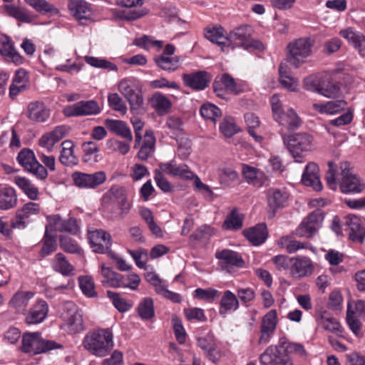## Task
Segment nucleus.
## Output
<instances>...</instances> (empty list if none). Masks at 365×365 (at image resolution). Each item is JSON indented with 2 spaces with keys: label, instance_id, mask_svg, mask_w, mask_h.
I'll return each instance as SVG.
<instances>
[{
  "label": "nucleus",
  "instance_id": "29",
  "mask_svg": "<svg viewBox=\"0 0 365 365\" xmlns=\"http://www.w3.org/2000/svg\"><path fill=\"white\" fill-rule=\"evenodd\" d=\"M205 37L212 43L220 46L222 51L229 52L227 49L225 41L227 36H225V30L222 26H209L205 29Z\"/></svg>",
  "mask_w": 365,
  "mask_h": 365
},
{
  "label": "nucleus",
  "instance_id": "45",
  "mask_svg": "<svg viewBox=\"0 0 365 365\" xmlns=\"http://www.w3.org/2000/svg\"><path fill=\"white\" fill-rule=\"evenodd\" d=\"M25 2L35 9L36 11L42 14H51L57 15L59 10L53 5L46 0H24Z\"/></svg>",
  "mask_w": 365,
  "mask_h": 365
},
{
  "label": "nucleus",
  "instance_id": "25",
  "mask_svg": "<svg viewBox=\"0 0 365 365\" xmlns=\"http://www.w3.org/2000/svg\"><path fill=\"white\" fill-rule=\"evenodd\" d=\"M277 323V314L274 309L270 310L263 317L261 325V336L259 342L267 344L269 336L274 331Z\"/></svg>",
  "mask_w": 365,
  "mask_h": 365
},
{
  "label": "nucleus",
  "instance_id": "11",
  "mask_svg": "<svg viewBox=\"0 0 365 365\" xmlns=\"http://www.w3.org/2000/svg\"><path fill=\"white\" fill-rule=\"evenodd\" d=\"M100 112L101 108L98 103L92 100L81 101L63 109L65 115L68 117L97 115Z\"/></svg>",
  "mask_w": 365,
  "mask_h": 365
},
{
  "label": "nucleus",
  "instance_id": "19",
  "mask_svg": "<svg viewBox=\"0 0 365 365\" xmlns=\"http://www.w3.org/2000/svg\"><path fill=\"white\" fill-rule=\"evenodd\" d=\"M159 167L163 173L182 180H191L193 178L194 173L185 164L178 165L175 161L171 160L168 163H160Z\"/></svg>",
  "mask_w": 365,
  "mask_h": 365
},
{
  "label": "nucleus",
  "instance_id": "12",
  "mask_svg": "<svg viewBox=\"0 0 365 365\" xmlns=\"http://www.w3.org/2000/svg\"><path fill=\"white\" fill-rule=\"evenodd\" d=\"M72 178L78 187L92 189L103 184L106 180V175L103 171L91 174L76 172L73 173Z\"/></svg>",
  "mask_w": 365,
  "mask_h": 365
},
{
  "label": "nucleus",
  "instance_id": "63",
  "mask_svg": "<svg viewBox=\"0 0 365 365\" xmlns=\"http://www.w3.org/2000/svg\"><path fill=\"white\" fill-rule=\"evenodd\" d=\"M60 247L66 252L79 253L81 250L78 243L66 236H61L59 238Z\"/></svg>",
  "mask_w": 365,
  "mask_h": 365
},
{
  "label": "nucleus",
  "instance_id": "28",
  "mask_svg": "<svg viewBox=\"0 0 365 365\" xmlns=\"http://www.w3.org/2000/svg\"><path fill=\"white\" fill-rule=\"evenodd\" d=\"M339 34L358 50L361 56H365V36L352 28L341 30Z\"/></svg>",
  "mask_w": 365,
  "mask_h": 365
},
{
  "label": "nucleus",
  "instance_id": "9",
  "mask_svg": "<svg viewBox=\"0 0 365 365\" xmlns=\"http://www.w3.org/2000/svg\"><path fill=\"white\" fill-rule=\"evenodd\" d=\"M19 163L38 180L48 177L47 169L36 160L34 153L28 148L21 150L17 156Z\"/></svg>",
  "mask_w": 365,
  "mask_h": 365
},
{
  "label": "nucleus",
  "instance_id": "41",
  "mask_svg": "<svg viewBox=\"0 0 365 365\" xmlns=\"http://www.w3.org/2000/svg\"><path fill=\"white\" fill-rule=\"evenodd\" d=\"M15 183L30 200H36L38 199V189L30 180L25 177L17 176L15 178Z\"/></svg>",
  "mask_w": 365,
  "mask_h": 365
},
{
  "label": "nucleus",
  "instance_id": "40",
  "mask_svg": "<svg viewBox=\"0 0 365 365\" xmlns=\"http://www.w3.org/2000/svg\"><path fill=\"white\" fill-rule=\"evenodd\" d=\"M4 11L11 17L18 21L30 23L34 17L25 8L14 4H7L4 6Z\"/></svg>",
  "mask_w": 365,
  "mask_h": 365
},
{
  "label": "nucleus",
  "instance_id": "43",
  "mask_svg": "<svg viewBox=\"0 0 365 365\" xmlns=\"http://www.w3.org/2000/svg\"><path fill=\"white\" fill-rule=\"evenodd\" d=\"M101 274L106 279L105 281L102 282L103 284H107L113 288L122 287V274L113 272L104 264L101 266Z\"/></svg>",
  "mask_w": 365,
  "mask_h": 365
},
{
  "label": "nucleus",
  "instance_id": "14",
  "mask_svg": "<svg viewBox=\"0 0 365 365\" xmlns=\"http://www.w3.org/2000/svg\"><path fill=\"white\" fill-rule=\"evenodd\" d=\"M39 212V204L32 202L26 203L16 212V216L11 220V226L13 228L24 229L28 225L29 218L38 215Z\"/></svg>",
  "mask_w": 365,
  "mask_h": 365
},
{
  "label": "nucleus",
  "instance_id": "37",
  "mask_svg": "<svg viewBox=\"0 0 365 365\" xmlns=\"http://www.w3.org/2000/svg\"><path fill=\"white\" fill-rule=\"evenodd\" d=\"M347 103L344 100L329 101L326 103H314L313 108L321 113L336 114L344 110Z\"/></svg>",
  "mask_w": 365,
  "mask_h": 365
},
{
  "label": "nucleus",
  "instance_id": "53",
  "mask_svg": "<svg viewBox=\"0 0 365 365\" xmlns=\"http://www.w3.org/2000/svg\"><path fill=\"white\" fill-rule=\"evenodd\" d=\"M79 287L87 297L92 298L97 297V292L95 290V285L91 277L81 276L78 277Z\"/></svg>",
  "mask_w": 365,
  "mask_h": 365
},
{
  "label": "nucleus",
  "instance_id": "7",
  "mask_svg": "<svg viewBox=\"0 0 365 365\" xmlns=\"http://www.w3.org/2000/svg\"><path fill=\"white\" fill-rule=\"evenodd\" d=\"M339 188L343 193H360L365 189L364 181L354 174L347 162L341 164Z\"/></svg>",
  "mask_w": 365,
  "mask_h": 365
},
{
  "label": "nucleus",
  "instance_id": "31",
  "mask_svg": "<svg viewBox=\"0 0 365 365\" xmlns=\"http://www.w3.org/2000/svg\"><path fill=\"white\" fill-rule=\"evenodd\" d=\"M246 238L254 245L263 243L267 237V229L265 224H259L243 231Z\"/></svg>",
  "mask_w": 365,
  "mask_h": 365
},
{
  "label": "nucleus",
  "instance_id": "5",
  "mask_svg": "<svg viewBox=\"0 0 365 365\" xmlns=\"http://www.w3.org/2000/svg\"><path fill=\"white\" fill-rule=\"evenodd\" d=\"M284 144L286 145L296 162H303L304 153L312 148L313 138L305 133H294L288 136L282 135Z\"/></svg>",
  "mask_w": 365,
  "mask_h": 365
},
{
  "label": "nucleus",
  "instance_id": "26",
  "mask_svg": "<svg viewBox=\"0 0 365 365\" xmlns=\"http://www.w3.org/2000/svg\"><path fill=\"white\" fill-rule=\"evenodd\" d=\"M48 312L47 303L43 300H38L29 310L25 321L29 324L41 323L46 319Z\"/></svg>",
  "mask_w": 365,
  "mask_h": 365
},
{
  "label": "nucleus",
  "instance_id": "30",
  "mask_svg": "<svg viewBox=\"0 0 365 365\" xmlns=\"http://www.w3.org/2000/svg\"><path fill=\"white\" fill-rule=\"evenodd\" d=\"M59 161L66 166L71 167L78 164V158L74 154V144L70 140H64L61 144Z\"/></svg>",
  "mask_w": 365,
  "mask_h": 365
},
{
  "label": "nucleus",
  "instance_id": "32",
  "mask_svg": "<svg viewBox=\"0 0 365 365\" xmlns=\"http://www.w3.org/2000/svg\"><path fill=\"white\" fill-rule=\"evenodd\" d=\"M0 53L8 61H11L16 65L23 61L22 57L15 50L11 40L8 36H4L1 41Z\"/></svg>",
  "mask_w": 365,
  "mask_h": 365
},
{
  "label": "nucleus",
  "instance_id": "34",
  "mask_svg": "<svg viewBox=\"0 0 365 365\" xmlns=\"http://www.w3.org/2000/svg\"><path fill=\"white\" fill-rule=\"evenodd\" d=\"M155 138L153 131L146 130L143 145H141L137 157L143 161H146L155 150Z\"/></svg>",
  "mask_w": 365,
  "mask_h": 365
},
{
  "label": "nucleus",
  "instance_id": "50",
  "mask_svg": "<svg viewBox=\"0 0 365 365\" xmlns=\"http://www.w3.org/2000/svg\"><path fill=\"white\" fill-rule=\"evenodd\" d=\"M279 81L282 86L291 91H295L298 86L297 81L289 76L287 66L282 63L279 66Z\"/></svg>",
  "mask_w": 365,
  "mask_h": 365
},
{
  "label": "nucleus",
  "instance_id": "60",
  "mask_svg": "<svg viewBox=\"0 0 365 365\" xmlns=\"http://www.w3.org/2000/svg\"><path fill=\"white\" fill-rule=\"evenodd\" d=\"M107 296L112 300L114 307L120 312H125L131 307V305L122 298L119 293L107 291Z\"/></svg>",
  "mask_w": 365,
  "mask_h": 365
},
{
  "label": "nucleus",
  "instance_id": "6",
  "mask_svg": "<svg viewBox=\"0 0 365 365\" xmlns=\"http://www.w3.org/2000/svg\"><path fill=\"white\" fill-rule=\"evenodd\" d=\"M119 92L125 98L132 110H138L143 104L141 88L136 79L125 78L118 85Z\"/></svg>",
  "mask_w": 365,
  "mask_h": 365
},
{
  "label": "nucleus",
  "instance_id": "15",
  "mask_svg": "<svg viewBox=\"0 0 365 365\" xmlns=\"http://www.w3.org/2000/svg\"><path fill=\"white\" fill-rule=\"evenodd\" d=\"M88 239L93 252L103 254L107 252L111 246V237L103 230L88 232Z\"/></svg>",
  "mask_w": 365,
  "mask_h": 365
},
{
  "label": "nucleus",
  "instance_id": "18",
  "mask_svg": "<svg viewBox=\"0 0 365 365\" xmlns=\"http://www.w3.org/2000/svg\"><path fill=\"white\" fill-rule=\"evenodd\" d=\"M50 109L42 101H34L29 103L26 117L36 123H44L50 117Z\"/></svg>",
  "mask_w": 365,
  "mask_h": 365
},
{
  "label": "nucleus",
  "instance_id": "44",
  "mask_svg": "<svg viewBox=\"0 0 365 365\" xmlns=\"http://www.w3.org/2000/svg\"><path fill=\"white\" fill-rule=\"evenodd\" d=\"M155 62L161 69L172 72L178 68L180 57L159 56L155 58Z\"/></svg>",
  "mask_w": 365,
  "mask_h": 365
},
{
  "label": "nucleus",
  "instance_id": "3",
  "mask_svg": "<svg viewBox=\"0 0 365 365\" xmlns=\"http://www.w3.org/2000/svg\"><path fill=\"white\" fill-rule=\"evenodd\" d=\"M314 44V40L309 37L299 38L290 42L287 46V61L294 68H299L312 55Z\"/></svg>",
  "mask_w": 365,
  "mask_h": 365
},
{
  "label": "nucleus",
  "instance_id": "55",
  "mask_svg": "<svg viewBox=\"0 0 365 365\" xmlns=\"http://www.w3.org/2000/svg\"><path fill=\"white\" fill-rule=\"evenodd\" d=\"M200 114L205 119L215 121L217 118L221 115V111L219 108L212 103H204L200 108Z\"/></svg>",
  "mask_w": 365,
  "mask_h": 365
},
{
  "label": "nucleus",
  "instance_id": "46",
  "mask_svg": "<svg viewBox=\"0 0 365 365\" xmlns=\"http://www.w3.org/2000/svg\"><path fill=\"white\" fill-rule=\"evenodd\" d=\"M137 311L142 319H151L155 316L153 300L150 297L143 298L138 304Z\"/></svg>",
  "mask_w": 365,
  "mask_h": 365
},
{
  "label": "nucleus",
  "instance_id": "4",
  "mask_svg": "<svg viewBox=\"0 0 365 365\" xmlns=\"http://www.w3.org/2000/svg\"><path fill=\"white\" fill-rule=\"evenodd\" d=\"M225 41L226 48L233 50L236 46H240L245 49L255 48L261 50L264 48L263 44L251 37V29L249 26H240L232 30L227 36Z\"/></svg>",
  "mask_w": 365,
  "mask_h": 365
},
{
  "label": "nucleus",
  "instance_id": "39",
  "mask_svg": "<svg viewBox=\"0 0 365 365\" xmlns=\"http://www.w3.org/2000/svg\"><path fill=\"white\" fill-rule=\"evenodd\" d=\"M150 106L160 115L167 113L171 108V101L160 93H155L149 101Z\"/></svg>",
  "mask_w": 365,
  "mask_h": 365
},
{
  "label": "nucleus",
  "instance_id": "24",
  "mask_svg": "<svg viewBox=\"0 0 365 365\" xmlns=\"http://www.w3.org/2000/svg\"><path fill=\"white\" fill-rule=\"evenodd\" d=\"M182 81L187 87L193 90L200 91L205 88L209 82L207 73L205 71H197L182 75Z\"/></svg>",
  "mask_w": 365,
  "mask_h": 365
},
{
  "label": "nucleus",
  "instance_id": "61",
  "mask_svg": "<svg viewBox=\"0 0 365 365\" xmlns=\"http://www.w3.org/2000/svg\"><path fill=\"white\" fill-rule=\"evenodd\" d=\"M214 233L210 226L202 225L199 227L190 237L191 241H203L208 240Z\"/></svg>",
  "mask_w": 365,
  "mask_h": 365
},
{
  "label": "nucleus",
  "instance_id": "51",
  "mask_svg": "<svg viewBox=\"0 0 365 365\" xmlns=\"http://www.w3.org/2000/svg\"><path fill=\"white\" fill-rule=\"evenodd\" d=\"M82 148L84 153L83 160L88 163H95L98 160V145L93 142H85L82 144Z\"/></svg>",
  "mask_w": 365,
  "mask_h": 365
},
{
  "label": "nucleus",
  "instance_id": "33",
  "mask_svg": "<svg viewBox=\"0 0 365 365\" xmlns=\"http://www.w3.org/2000/svg\"><path fill=\"white\" fill-rule=\"evenodd\" d=\"M105 125L110 132L120 135L127 141L131 142L133 140L131 130L123 121L106 119Z\"/></svg>",
  "mask_w": 365,
  "mask_h": 365
},
{
  "label": "nucleus",
  "instance_id": "8",
  "mask_svg": "<svg viewBox=\"0 0 365 365\" xmlns=\"http://www.w3.org/2000/svg\"><path fill=\"white\" fill-rule=\"evenodd\" d=\"M61 318L71 334H76L85 329L82 310L73 302L63 303Z\"/></svg>",
  "mask_w": 365,
  "mask_h": 365
},
{
  "label": "nucleus",
  "instance_id": "48",
  "mask_svg": "<svg viewBox=\"0 0 365 365\" xmlns=\"http://www.w3.org/2000/svg\"><path fill=\"white\" fill-rule=\"evenodd\" d=\"M278 245L292 254L305 248L307 244L295 240L291 236H284L278 240Z\"/></svg>",
  "mask_w": 365,
  "mask_h": 365
},
{
  "label": "nucleus",
  "instance_id": "23",
  "mask_svg": "<svg viewBox=\"0 0 365 365\" xmlns=\"http://www.w3.org/2000/svg\"><path fill=\"white\" fill-rule=\"evenodd\" d=\"M68 9L78 21L89 20L92 15L91 5L84 0H69Z\"/></svg>",
  "mask_w": 365,
  "mask_h": 365
},
{
  "label": "nucleus",
  "instance_id": "13",
  "mask_svg": "<svg viewBox=\"0 0 365 365\" xmlns=\"http://www.w3.org/2000/svg\"><path fill=\"white\" fill-rule=\"evenodd\" d=\"M288 198L289 194L284 189L269 188L267 191L269 216L273 217L277 210L286 205Z\"/></svg>",
  "mask_w": 365,
  "mask_h": 365
},
{
  "label": "nucleus",
  "instance_id": "62",
  "mask_svg": "<svg viewBox=\"0 0 365 365\" xmlns=\"http://www.w3.org/2000/svg\"><path fill=\"white\" fill-rule=\"evenodd\" d=\"M108 101L110 107L113 110L118 111L122 114H125L127 111V106L122 98L118 93H110L108 96Z\"/></svg>",
  "mask_w": 365,
  "mask_h": 365
},
{
  "label": "nucleus",
  "instance_id": "54",
  "mask_svg": "<svg viewBox=\"0 0 365 365\" xmlns=\"http://www.w3.org/2000/svg\"><path fill=\"white\" fill-rule=\"evenodd\" d=\"M358 318L359 317L356 315L355 312L352 310V306L349 304L346 312V322L350 329L355 335H358L361 329V323Z\"/></svg>",
  "mask_w": 365,
  "mask_h": 365
},
{
  "label": "nucleus",
  "instance_id": "59",
  "mask_svg": "<svg viewBox=\"0 0 365 365\" xmlns=\"http://www.w3.org/2000/svg\"><path fill=\"white\" fill-rule=\"evenodd\" d=\"M85 61L93 67L108 69L109 71L118 70L115 64L102 58H98L93 56H86Z\"/></svg>",
  "mask_w": 365,
  "mask_h": 365
},
{
  "label": "nucleus",
  "instance_id": "22",
  "mask_svg": "<svg viewBox=\"0 0 365 365\" xmlns=\"http://www.w3.org/2000/svg\"><path fill=\"white\" fill-rule=\"evenodd\" d=\"M242 173L245 181L256 187L263 186L268 180V178L264 172L246 164L242 165Z\"/></svg>",
  "mask_w": 365,
  "mask_h": 365
},
{
  "label": "nucleus",
  "instance_id": "10",
  "mask_svg": "<svg viewBox=\"0 0 365 365\" xmlns=\"http://www.w3.org/2000/svg\"><path fill=\"white\" fill-rule=\"evenodd\" d=\"M324 215L320 210L310 213L296 230V235L300 237H311L320 227Z\"/></svg>",
  "mask_w": 365,
  "mask_h": 365
},
{
  "label": "nucleus",
  "instance_id": "27",
  "mask_svg": "<svg viewBox=\"0 0 365 365\" xmlns=\"http://www.w3.org/2000/svg\"><path fill=\"white\" fill-rule=\"evenodd\" d=\"M34 295V292L31 291H18L11 298L9 305L16 312L24 314Z\"/></svg>",
  "mask_w": 365,
  "mask_h": 365
},
{
  "label": "nucleus",
  "instance_id": "57",
  "mask_svg": "<svg viewBox=\"0 0 365 365\" xmlns=\"http://www.w3.org/2000/svg\"><path fill=\"white\" fill-rule=\"evenodd\" d=\"M128 197V192L125 187L119 185H113L106 193L105 197H108L115 203Z\"/></svg>",
  "mask_w": 365,
  "mask_h": 365
},
{
  "label": "nucleus",
  "instance_id": "35",
  "mask_svg": "<svg viewBox=\"0 0 365 365\" xmlns=\"http://www.w3.org/2000/svg\"><path fill=\"white\" fill-rule=\"evenodd\" d=\"M238 307L239 300L237 296L230 290L225 291L220 303V314L225 317L228 312L235 311Z\"/></svg>",
  "mask_w": 365,
  "mask_h": 365
},
{
  "label": "nucleus",
  "instance_id": "2",
  "mask_svg": "<svg viewBox=\"0 0 365 365\" xmlns=\"http://www.w3.org/2000/svg\"><path fill=\"white\" fill-rule=\"evenodd\" d=\"M63 346L53 340L43 339L38 332H27L22 335L20 350L30 356L61 349Z\"/></svg>",
  "mask_w": 365,
  "mask_h": 365
},
{
  "label": "nucleus",
  "instance_id": "64",
  "mask_svg": "<svg viewBox=\"0 0 365 365\" xmlns=\"http://www.w3.org/2000/svg\"><path fill=\"white\" fill-rule=\"evenodd\" d=\"M130 142L125 143L117 139H110L107 141V147L113 152H118L121 155H126L130 150Z\"/></svg>",
  "mask_w": 365,
  "mask_h": 365
},
{
  "label": "nucleus",
  "instance_id": "1",
  "mask_svg": "<svg viewBox=\"0 0 365 365\" xmlns=\"http://www.w3.org/2000/svg\"><path fill=\"white\" fill-rule=\"evenodd\" d=\"M113 336L108 329H98L88 331L82 342L83 348L98 357L107 356L112 350Z\"/></svg>",
  "mask_w": 365,
  "mask_h": 365
},
{
  "label": "nucleus",
  "instance_id": "17",
  "mask_svg": "<svg viewBox=\"0 0 365 365\" xmlns=\"http://www.w3.org/2000/svg\"><path fill=\"white\" fill-rule=\"evenodd\" d=\"M312 261L307 257H294L290 275L294 279H301L311 276L314 271Z\"/></svg>",
  "mask_w": 365,
  "mask_h": 365
},
{
  "label": "nucleus",
  "instance_id": "38",
  "mask_svg": "<svg viewBox=\"0 0 365 365\" xmlns=\"http://www.w3.org/2000/svg\"><path fill=\"white\" fill-rule=\"evenodd\" d=\"M280 125L286 126L289 130H295L301 125V120L293 109L282 112L279 118L274 119Z\"/></svg>",
  "mask_w": 365,
  "mask_h": 365
},
{
  "label": "nucleus",
  "instance_id": "49",
  "mask_svg": "<svg viewBox=\"0 0 365 365\" xmlns=\"http://www.w3.org/2000/svg\"><path fill=\"white\" fill-rule=\"evenodd\" d=\"M319 324L326 331H330L339 336H342L343 327L339 322L334 317H321Z\"/></svg>",
  "mask_w": 365,
  "mask_h": 365
},
{
  "label": "nucleus",
  "instance_id": "56",
  "mask_svg": "<svg viewBox=\"0 0 365 365\" xmlns=\"http://www.w3.org/2000/svg\"><path fill=\"white\" fill-rule=\"evenodd\" d=\"M242 216L236 210H232L224 222L222 227L225 230H238L242 227Z\"/></svg>",
  "mask_w": 365,
  "mask_h": 365
},
{
  "label": "nucleus",
  "instance_id": "36",
  "mask_svg": "<svg viewBox=\"0 0 365 365\" xmlns=\"http://www.w3.org/2000/svg\"><path fill=\"white\" fill-rule=\"evenodd\" d=\"M53 270L61 273L63 276H69L73 274V267L67 260L66 257L61 252L55 255L51 261Z\"/></svg>",
  "mask_w": 365,
  "mask_h": 365
},
{
  "label": "nucleus",
  "instance_id": "42",
  "mask_svg": "<svg viewBox=\"0 0 365 365\" xmlns=\"http://www.w3.org/2000/svg\"><path fill=\"white\" fill-rule=\"evenodd\" d=\"M282 349L276 346H270L260 356L262 365H277Z\"/></svg>",
  "mask_w": 365,
  "mask_h": 365
},
{
  "label": "nucleus",
  "instance_id": "47",
  "mask_svg": "<svg viewBox=\"0 0 365 365\" xmlns=\"http://www.w3.org/2000/svg\"><path fill=\"white\" fill-rule=\"evenodd\" d=\"M17 197L15 190L6 188L0 191V209L9 210L16 206Z\"/></svg>",
  "mask_w": 365,
  "mask_h": 365
},
{
  "label": "nucleus",
  "instance_id": "58",
  "mask_svg": "<svg viewBox=\"0 0 365 365\" xmlns=\"http://www.w3.org/2000/svg\"><path fill=\"white\" fill-rule=\"evenodd\" d=\"M56 249L57 244L55 237L50 235L48 233H47V232H45V235L43 238V246L40 251V255L41 257H46L52 252H54Z\"/></svg>",
  "mask_w": 365,
  "mask_h": 365
},
{
  "label": "nucleus",
  "instance_id": "21",
  "mask_svg": "<svg viewBox=\"0 0 365 365\" xmlns=\"http://www.w3.org/2000/svg\"><path fill=\"white\" fill-rule=\"evenodd\" d=\"M319 167L314 163H309L302 174V182L306 186L312 187L315 191L322 190V184L319 180Z\"/></svg>",
  "mask_w": 365,
  "mask_h": 365
},
{
  "label": "nucleus",
  "instance_id": "16",
  "mask_svg": "<svg viewBox=\"0 0 365 365\" xmlns=\"http://www.w3.org/2000/svg\"><path fill=\"white\" fill-rule=\"evenodd\" d=\"M69 131L70 128L66 125L56 126L53 130L44 133L38 139V145L48 152H51L55 144L66 136Z\"/></svg>",
  "mask_w": 365,
  "mask_h": 365
},
{
  "label": "nucleus",
  "instance_id": "52",
  "mask_svg": "<svg viewBox=\"0 0 365 365\" xmlns=\"http://www.w3.org/2000/svg\"><path fill=\"white\" fill-rule=\"evenodd\" d=\"M340 91V88L336 82L328 78L326 81L321 83L319 93L327 98L336 97Z\"/></svg>",
  "mask_w": 365,
  "mask_h": 365
},
{
  "label": "nucleus",
  "instance_id": "20",
  "mask_svg": "<svg viewBox=\"0 0 365 365\" xmlns=\"http://www.w3.org/2000/svg\"><path fill=\"white\" fill-rule=\"evenodd\" d=\"M215 257L220 260V265L223 269L229 271L231 267H242L244 260L237 252L230 250H223L215 253Z\"/></svg>",
  "mask_w": 365,
  "mask_h": 365
}]
</instances>
